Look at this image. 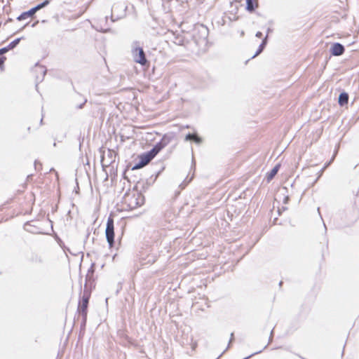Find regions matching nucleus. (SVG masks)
I'll use <instances>...</instances> for the list:
<instances>
[{
    "label": "nucleus",
    "mask_w": 359,
    "mask_h": 359,
    "mask_svg": "<svg viewBox=\"0 0 359 359\" xmlns=\"http://www.w3.org/2000/svg\"><path fill=\"white\" fill-rule=\"evenodd\" d=\"M243 35H244V32H243V31H242V32H241V36H243Z\"/></svg>",
    "instance_id": "35"
},
{
    "label": "nucleus",
    "mask_w": 359,
    "mask_h": 359,
    "mask_svg": "<svg viewBox=\"0 0 359 359\" xmlns=\"http://www.w3.org/2000/svg\"><path fill=\"white\" fill-rule=\"evenodd\" d=\"M191 180H192V177H191L190 180L187 182L186 180H184L183 182H182L180 184V187L181 188V189H184L187 187V185L191 182Z\"/></svg>",
    "instance_id": "18"
},
{
    "label": "nucleus",
    "mask_w": 359,
    "mask_h": 359,
    "mask_svg": "<svg viewBox=\"0 0 359 359\" xmlns=\"http://www.w3.org/2000/svg\"><path fill=\"white\" fill-rule=\"evenodd\" d=\"M6 60V57L5 56H0V68L3 69L4 64Z\"/></svg>",
    "instance_id": "20"
},
{
    "label": "nucleus",
    "mask_w": 359,
    "mask_h": 359,
    "mask_svg": "<svg viewBox=\"0 0 359 359\" xmlns=\"http://www.w3.org/2000/svg\"><path fill=\"white\" fill-rule=\"evenodd\" d=\"M35 8L33 7L27 11L23 12L18 18L17 20L19 21L25 20L28 18L32 17L36 13Z\"/></svg>",
    "instance_id": "8"
},
{
    "label": "nucleus",
    "mask_w": 359,
    "mask_h": 359,
    "mask_svg": "<svg viewBox=\"0 0 359 359\" xmlns=\"http://www.w3.org/2000/svg\"><path fill=\"white\" fill-rule=\"evenodd\" d=\"M262 351V350H259V351H257V352H255V353H252L251 355H248V356L245 357V358H243V359H248V358H251L252 356H253V355H256V354L260 353Z\"/></svg>",
    "instance_id": "24"
},
{
    "label": "nucleus",
    "mask_w": 359,
    "mask_h": 359,
    "mask_svg": "<svg viewBox=\"0 0 359 359\" xmlns=\"http://www.w3.org/2000/svg\"><path fill=\"white\" fill-rule=\"evenodd\" d=\"M282 210H287V208H285V207H283V208H282Z\"/></svg>",
    "instance_id": "33"
},
{
    "label": "nucleus",
    "mask_w": 359,
    "mask_h": 359,
    "mask_svg": "<svg viewBox=\"0 0 359 359\" xmlns=\"http://www.w3.org/2000/svg\"><path fill=\"white\" fill-rule=\"evenodd\" d=\"M246 1V9L249 12H252L255 10L257 6V4L255 0H245Z\"/></svg>",
    "instance_id": "13"
},
{
    "label": "nucleus",
    "mask_w": 359,
    "mask_h": 359,
    "mask_svg": "<svg viewBox=\"0 0 359 359\" xmlns=\"http://www.w3.org/2000/svg\"><path fill=\"white\" fill-rule=\"evenodd\" d=\"M48 4H49V1L48 0H46V1H43L42 3L36 5L34 8H35L36 11H38L39 10L44 8L45 6H46Z\"/></svg>",
    "instance_id": "16"
},
{
    "label": "nucleus",
    "mask_w": 359,
    "mask_h": 359,
    "mask_svg": "<svg viewBox=\"0 0 359 359\" xmlns=\"http://www.w3.org/2000/svg\"><path fill=\"white\" fill-rule=\"evenodd\" d=\"M255 36L257 38H261L262 36V33L261 32H257L255 34Z\"/></svg>",
    "instance_id": "26"
},
{
    "label": "nucleus",
    "mask_w": 359,
    "mask_h": 359,
    "mask_svg": "<svg viewBox=\"0 0 359 359\" xmlns=\"http://www.w3.org/2000/svg\"><path fill=\"white\" fill-rule=\"evenodd\" d=\"M30 262L34 264L40 265L44 263V259L41 255L34 254L30 258Z\"/></svg>",
    "instance_id": "9"
},
{
    "label": "nucleus",
    "mask_w": 359,
    "mask_h": 359,
    "mask_svg": "<svg viewBox=\"0 0 359 359\" xmlns=\"http://www.w3.org/2000/svg\"><path fill=\"white\" fill-rule=\"evenodd\" d=\"M39 68H40V69H41V70L43 72V75H45V74H46V69H45L44 67H43V66H40V67H39Z\"/></svg>",
    "instance_id": "28"
},
{
    "label": "nucleus",
    "mask_w": 359,
    "mask_h": 359,
    "mask_svg": "<svg viewBox=\"0 0 359 359\" xmlns=\"http://www.w3.org/2000/svg\"><path fill=\"white\" fill-rule=\"evenodd\" d=\"M267 347V345L264 346L262 350L265 349Z\"/></svg>",
    "instance_id": "37"
},
{
    "label": "nucleus",
    "mask_w": 359,
    "mask_h": 359,
    "mask_svg": "<svg viewBox=\"0 0 359 359\" xmlns=\"http://www.w3.org/2000/svg\"><path fill=\"white\" fill-rule=\"evenodd\" d=\"M282 283H283V282H282V281H280V283H279V285H282Z\"/></svg>",
    "instance_id": "38"
},
{
    "label": "nucleus",
    "mask_w": 359,
    "mask_h": 359,
    "mask_svg": "<svg viewBox=\"0 0 359 359\" xmlns=\"http://www.w3.org/2000/svg\"><path fill=\"white\" fill-rule=\"evenodd\" d=\"M348 94L346 92H342L339 94L338 98V103L340 106L343 107L345 104H348Z\"/></svg>",
    "instance_id": "10"
},
{
    "label": "nucleus",
    "mask_w": 359,
    "mask_h": 359,
    "mask_svg": "<svg viewBox=\"0 0 359 359\" xmlns=\"http://www.w3.org/2000/svg\"><path fill=\"white\" fill-rule=\"evenodd\" d=\"M93 273H94V269H93V264L88 271V273L86 277V283L84 285L85 287H87V283L90 280V279L93 275Z\"/></svg>",
    "instance_id": "14"
},
{
    "label": "nucleus",
    "mask_w": 359,
    "mask_h": 359,
    "mask_svg": "<svg viewBox=\"0 0 359 359\" xmlns=\"http://www.w3.org/2000/svg\"><path fill=\"white\" fill-rule=\"evenodd\" d=\"M344 46L339 43H334L330 48V53L334 56H340L344 54Z\"/></svg>",
    "instance_id": "7"
},
{
    "label": "nucleus",
    "mask_w": 359,
    "mask_h": 359,
    "mask_svg": "<svg viewBox=\"0 0 359 359\" xmlns=\"http://www.w3.org/2000/svg\"><path fill=\"white\" fill-rule=\"evenodd\" d=\"M105 236L109 247L112 248L114 244V219L111 216H109L107 221Z\"/></svg>",
    "instance_id": "3"
},
{
    "label": "nucleus",
    "mask_w": 359,
    "mask_h": 359,
    "mask_svg": "<svg viewBox=\"0 0 359 359\" xmlns=\"http://www.w3.org/2000/svg\"><path fill=\"white\" fill-rule=\"evenodd\" d=\"M32 174H31V175H27V181H29V180L32 179Z\"/></svg>",
    "instance_id": "29"
},
{
    "label": "nucleus",
    "mask_w": 359,
    "mask_h": 359,
    "mask_svg": "<svg viewBox=\"0 0 359 359\" xmlns=\"http://www.w3.org/2000/svg\"><path fill=\"white\" fill-rule=\"evenodd\" d=\"M156 156L151 150L143 153L140 156V161L133 168V170L140 169L151 161Z\"/></svg>",
    "instance_id": "6"
},
{
    "label": "nucleus",
    "mask_w": 359,
    "mask_h": 359,
    "mask_svg": "<svg viewBox=\"0 0 359 359\" xmlns=\"http://www.w3.org/2000/svg\"><path fill=\"white\" fill-rule=\"evenodd\" d=\"M133 60L135 62L140 64L142 66L148 63L145 53L143 48L141 47H135L132 50Z\"/></svg>",
    "instance_id": "4"
},
{
    "label": "nucleus",
    "mask_w": 359,
    "mask_h": 359,
    "mask_svg": "<svg viewBox=\"0 0 359 359\" xmlns=\"http://www.w3.org/2000/svg\"><path fill=\"white\" fill-rule=\"evenodd\" d=\"M22 38H18V39H15L14 41H13L12 42H11L7 46L6 48H8V50H12L14 48H15L17 46V45L20 43V40H21Z\"/></svg>",
    "instance_id": "15"
},
{
    "label": "nucleus",
    "mask_w": 359,
    "mask_h": 359,
    "mask_svg": "<svg viewBox=\"0 0 359 359\" xmlns=\"http://www.w3.org/2000/svg\"><path fill=\"white\" fill-rule=\"evenodd\" d=\"M280 167V165L277 164L271 169V170L269 172L267 173L266 178L268 182H270L276 176V175L279 170Z\"/></svg>",
    "instance_id": "11"
},
{
    "label": "nucleus",
    "mask_w": 359,
    "mask_h": 359,
    "mask_svg": "<svg viewBox=\"0 0 359 359\" xmlns=\"http://www.w3.org/2000/svg\"><path fill=\"white\" fill-rule=\"evenodd\" d=\"M195 135L196 133H188L186 136H185V140L187 141H193L194 140V138L195 137Z\"/></svg>",
    "instance_id": "17"
},
{
    "label": "nucleus",
    "mask_w": 359,
    "mask_h": 359,
    "mask_svg": "<svg viewBox=\"0 0 359 359\" xmlns=\"http://www.w3.org/2000/svg\"><path fill=\"white\" fill-rule=\"evenodd\" d=\"M273 330H272L271 331V334H270V337H269V343L272 341V339H273Z\"/></svg>",
    "instance_id": "27"
},
{
    "label": "nucleus",
    "mask_w": 359,
    "mask_h": 359,
    "mask_svg": "<svg viewBox=\"0 0 359 359\" xmlns=\"http://www.w3.org/2000/svg\"><path fill=\"white\" fill-rule=\"evenodd\" d=\"M325 167H324L323 168H322V170H321V171H320V172H322L324 170V169H325Z\"/></svg>",
    "instance_id": "36"
},
{
    "label": "nucleus",
    "mask_w": 359,
    "mask_h": 359,
    "mask_svg": "<svg viewBox=\"0 0 359 359\" xmlns=\"http://www.w3.org/2000/svg\"><path fill=\"white\" fill-rule=\"evenodd\" d=\"M126 203L130 210H133L144 203V196L141 193H134L126 198Z\"/></svg>",
    "instance_id": "2"
},
{
    "label": "nucleus",
    "mask_w": 359,
    "mask_h": 359,
    "mask_svg": "<svg viewBox=\"0 0 359 359\" xmlns=\"http://www.w3.org/2000/svg\"><path fill=\"white\" fill-rule=\"evenodd\" d=\"M288 200H289L288 196L285 197V198H284V203H287Z\"/></svg>",
    "instance_id": "32"
},
{
    "label": "nucleus",
    "mask_w": 359,
    "mask_h": 359,
    "mask_svg": "<svg viewBox=\"0 0 359 359\" xmlns=\"http://www.w3.org/2000/svg\"><path fill=\"white\" fill-rule=\"evenodd\" d=\"M8 51V48L6 47H4L2 48H0V56H3V55Z\"/></svg>",
    "instance_id": "21"
},
{
    "label": "nucleus",
    "mask_w": 359,
    "mask_h": 359,
    "mask_svg": "<svg viewBox=\"0 0 359 359\" xmlns=\"http://www.w3.org/2000/svg\"><path fill=\"white\" fill-rule=\"evenodd\" d=\"M280 209H278V214L280 215Z\"/></svg>",
    "instance_id": "34"
},
{
    "label": "nucleus",
    "mask_w": 359,
    "mask_h": 359,
    "mask_svg": "<svg viewBox=\"0 0 359 359\" xmlns=\"http://www.w3.org/2000/svg\"><path fill=\"white\" fill-rule=\"evenodd\" d=\"M86 102H87V99L86 98H83V102L81 103L79 105H78L76 107L78 109H82L83 105L86 103Z\"/></svg>",
    "instance_id": "23"
},
{
    "label": "nucleus",
    "mask_w": 359,
    "mask_h": 359,
    "mask_svg": "<svg viewBox=\"0 0 359 359\" xmlns=\"http://www.w3.org/2000/svg\"><path fill=\"white\" fill-rule=\"evenodd\" d=\"M194 142H196V144H201L202 142V139L201 137H199L197 134L195 135V137L194 138V140H193Z\"/></svg>",
    "instance_id": "19"
},
{
    "label": "nucleus",
    "mask_w": 359,
    "mask_h": 359,
    "mask_svg": "<svg viewBox=\"0 0 359 359\" xmlns=\"http://www.w3.org/2000/svg\"><path fill=\"white\" fill-rule=\"evenodd\" d=\"M271 32V28H268L267 29V32H266V35L267 36H269V34Z\"/></svg>",
    "instance_id": "31"
},
{
    "label": "nucleus",
    "mask_w": 359,
    "mask_h": 359,
    "mask_svg": "<svg viewBox=\"0 0 359 359\" xmlns=\"http://www.w3.org/2000/svg\"><path fill=\"white\" fill-rule=\"evenodd\" d=\"M172 136L165 134L163 136L161 141L157 142L151 149V152L156 156L165 147H166L172 140Z\"/></svg>",
    "instance_id": "5"
},
{
    "label": "nucleus",
    "mask_w": 359,
    "mask_h": 359,
    "mask_svg": "<svg viewBox=\"0 0 359 359\" xmlns=\"http://www.w3.org/2000/svg\"><path fill=\"white\" fill-rule=\"evenodd\" d=\"M233 341V333L232 332L230 335V339L229 341V344L224 351H226L230 347V344L232 343Z\"/></svg>",
    "instance_id": "22"
},
{
    "label": "nucleus",
    "mask_w": 359,
    "mask_h": 359,
    "mask_svg": "<svg viewBox=\"0 0 359 359\" xmlns=\"http://www.w3.org/2000/svg\"><path fill=\"white\" fill-rule=\"evenodd\" d=\"M90 297V292L86 290V287H84L83 294L81 297V301L79 303L78 306V311L83 316V325L85 326L86 318H87V312H88V306L89 299Z\"/></svg>",
    "instance_id": "1"
},
{
    "label": "nucleus",
    "mask_w": 359,
    "mask_h": 359,
    "mask_svg": "<svg viewBox=\"0 0 359 359\" xmlns=\"http://www.w3.org/2000/svg\"><path fill=\"white\" fill-rule=\"evenodd\" d=\"M38 165L41 166V164L38 161H34V168L36 170H38Z\"/></svg>",
    "instance_id": "25"
},
{
    "label": "nucleus",
    "mask_w": 359,
    "mask_h": 359,
    "mask_svg": "<svg viewBox=\"0 0 359 359\" xmlns=\"http://www.w3.org/2000/svg\"><path fill=\"white\" fill-rule=\"evenodd\" d=\"M38 23H39V21H36V22H34V23L32 25V27H36V25H37Z\"/></svg>",
    "instance_id": "30"
},
{
    "label": "nucleus",
    "mask_w": 359,
    "mask_h": 359,
    "mask_svg": "<svg viewBox=\"0 0 359 359\" xmlns=\"http://www.w3.org/2000/svg\"><path fill=\"white\" fill-rule=\"evenodd\" d=\"M267 42H268V41H267V35H266V36L262 40L261 44L259 46V48H258L257 50L254 54V55H252V58H254L256 56L259 55L264 50V48L266 47V46L267 44Z\"/></svg>",
    "instance_id": "12"
}]
</instances>
